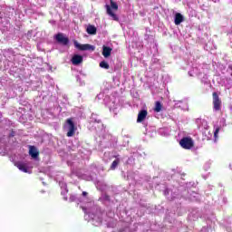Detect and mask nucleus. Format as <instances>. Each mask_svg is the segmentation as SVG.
Instances as JSON below:
<instances>
[{
  "label": "nucleus",
  "instance_id": "nucleus-18",
  "mask_svg": "<svg viewBox=\"0 0 232 232\" xmlns=\"http://www.w3.org/2000/svg\"><path fill=\"white\" fill-rule=\"evenodd\" d=\"M82 197H88V192L83 191V192L82 193Z\"/></svg>",
  "mask_w": 232,
  "mask_h": 232
},
{
  "label": "nucleus",
  "instance_id": "nucleus-11",
  "mask_svg": "<svg viewBox=\"0 0 232 232\" xmlns=\"http://www.w3.org/2000/svg\"><path fill=\"white\" fill-rule=\"evenodd\" d=\"M113 49H111V47L103 45L102 46V55H103V57H105V58L110 57V55H111V51Z\"/></svg>",
  "mask_w": 232,
  "mask_h": 232
},
{
  "label": "nucleus",
  "instance_id": "nucleus-12",
  "mask_svg": "<svg viewBox=\"0 0 232 232\" xmlns=\"http://www.w3.org/2000/svg\"><path fill=\"white\" fill-rule=\"evenodd\" d=\"M29 155H31L33 159H37L39 157V151H37L34 146H30Z\"/></svg>",
  "mask_w": 232,
  "mask_h": 232
},
{
  "label": "nucleus",
  "instance_id": "nucleus-4",
  "mask_svg": "<svg viewBox=\"0 0 232 232\" xmlns=\"http://www.w3.org/2000/svg\"><path fill=\"white\" fill-rule=\"evenodd\" d=\"M179 145L183 150H191L195 146V143L193 142V139L185 137L179 140Z\"/></svg>",
  "mask_w": 232,
  "mask_h": 232
},
{
  "label": "nucleus",
  "instance_id": "nucleus-10",
  "mask_svg": "<svg viewBox=\"0 0 232 232\" xmlns=\"http://www.w3.org/2000/svg\"><path fill=\"white\" fill-rule=\"evenodd\" d=\"M184 22V16L182 15V14L180 13H177L175 14V19H174V23L177 26H179V24H180V23Z\"/></svg>",
  "mask_w": 232,
  "mask_h": 232
},
{
  "label": "nucleus",
  "instance_id": "nucleus-7",
  "mask_svg": "<svg viewBox=\"0 0 232 232\" xmlns=\"http://www.w3.org/2000/svg\"><path fill=\"white\" fill-rule=\"evenodd\" d=\"M83 61L82 55L81 54H74L72 56V58L71 59V63L74 65V66H79V64H81Z\"/></svg>",
  "mask_w": 232,
  "mask_h": 232
},
{
  "label": "nucleus",
  "instance_id": "nucleus-9",
  "mask_svg": "<svg viewBox=\"0 0 232 232\" xmlns=\"http://www.w3.org/2000/svg\"><path fill=\"white\" fill-rule=\"evenodd\" d=\"M146 117H148V111H140V112L138 113L137 122H142L143 121L146 120Z\"/></svg>",
  "mask_w": 232,
  "mask_h": 232
},
{
  "label": "nucleus",
  "instance_id": "nucleus-20",
  "mask_svg": "<svg viewBox=\"0 0 232 232\" xmlns=\"http://www.w3.org/2000/svg\"><path fill=\"white\" fill-rule=\"evenodd\" d=\"M11 137H14V134H11Z\"/></svg>",
  "mask_w": 232,
  "mask_h": 232
},
{
  "label": "nucleus",
  "instance_id": "nucleus-6",
  "mask_svg": "<svg viewBox=\"0 0 232 232\" xmlns=\"http://www.w3.org/2000/svg\"><path fill=\"white\" fill-rule=\"evenodd\" d=\"M54 39L59 43V44H63V46H67L70 43V39L66 36H64V34L63 33H58L55 36Z\"/></svg>",
  "mask_w": 232,
  "mask_h": 232
},
{
  "label": "nucleus",
  "instance_id": "nucleus-19",
  "mask_svg": "<svg viewBox=\"0 0 232 232\" xmlns=\"http://www.w3.org/2000/svg\"><path fill=\"white\" fill-rule=\"evenodd\" d=\"M11 137H14V134H11Z\"/></svg>",
  "mask_w": 232,
  "mask_h": 232
},
{
  "label": "nucleus",
  "instance_id": "nucleus-13",
  "mask_svg": "<svg viewBox=\"0 0 232 232\" xmlns=\"http://www.w3.org/2000/svg\"><path fill=\"white\" fill-rule=\"evenodd\" d=\"M86 32L89 35H95L97 34V27L95 25H88Z\"/></svg>",
  "mask_w": 232,
  "mask_h": 232
},
{
  "label": "nucleus",
  "instance_id": "nucleus-21",
  "mask_svg": "<svg viewBox=\"0 0 232 232\" xmlns=\"http://www.w3.org/2000/svg\"><path fill=\"white\" fill-rule=\"evenodd\" d=\"M114 157H115V159H117L118 156H114Z\"/></svg>",
  "mask_w": 232,
  "mask_h": 232
},
{
  "label": "nucleus",
  "instance_id": "nucleus-3",
  "mask_svg": "<svg viewBox=\"0 0 232 232\" xmlns=\"http://www.w3.org/2000/svg\"><path fill=\"white\" fill-rule=\"evenodd\" d=\"M66 124L68 128L67 131V137H73L75 135V131H77V128L75 126V123L73 122V119L69 118L66 120Z\"/></svg>",
  "mask_w": 232,
  "mask_h": 232
},
{
  "label": "nucleus",
  "instance_id": "nucleus-17",
  "mask_svg": "<svg viewBox=\"0 0 232 232\" xmlns=\"http://www.w3.org/2000/svg\"><path fill=\"white\" fill-rule=\"evenodd\" d=\"M218 133H220V127H217L214 131V139H218Z\"/></svg>",
  "mask_w": 232,
  "mask_h": 232
},
{
  "label": "nucleus",
  "instance_id": "nucleus-2",
  "mask_svg": "<svg viewBox=\"0 0 232 232\" xmlns=\"http://www.w3.org/2000/svg\"><path fill=\"white\" fill-rule=\"evenodd\" d=\"M212 99L213 110L215 111H220V110H222V100H220L218 93L214 92L212 93Z\"/></svg>",
  "mask_w": 232,
  "mask_h": 232
},
{
  "label": "nucleus",
  "instance_id": "nucleus-14",
  "mask_svg": "<svg viewBox=\"0 0 232 232\" xmlns=\"http://www.w3.org/2000/svg\"><path fill=\"white\" fill-rule=\"evenodd\" d=\"M121 164V159L117 158L114 161H112L111 165V169L113 171L117 169V166Z\"/></svg>",
  "mask_w": 232,
  "mask_h": 232
},
{
  "label": "nucleus",
  "instance_id": "nucleus-5",
  "mask_svg": "<svg viewBox=\"0 0 232 232\" xmlns=\"http://www.w3.org/2000/svg\"><path fill=\"white\" fill-rule=\"evenodd\" d=\"M74 46L81 52H95V46L89 44H81L77 41H74Z\"/></svg>",
  "mask_w": 232,
  "mask_h": 232
},
{
  "label": "nucleus",
  "instance_id": "nucleus-1",
  "mask_svg": "<svg viewBox=\"0 0 232 232\" xmlns=\"http://www.w3.org/2000/svg\"><path fill=\"white\" fill-rule=\"evenodd\" d=\"M110 2H111V5H105L107 14L112 17L114 21H119V17L117 16V14H115V13L111 11V9L115 11L119 10V5H117V2H114L113 0H110Z\"/></svg>",
  "mask_w": 232,
  "mask_h": 232
},
{
  "label": "nucleus",
  "instance_id": "nucleus-8",
  "mask_svg": "<svg viewBox=\"0 0 232 232\" xmlns=\"http://www.w3.org/2000/svg\"><path fill=\"white\" fill-rule=\"evenodd\" d=\"M14 166L20 169V171H23L24 173H28V165L25 163H23L21 161H17L14 163Z\"/></svg>",
  "mask_w": 232,
  "mask_h": 232
},
{
  "label": "nucleus",
  "instance_id": "nucleus-15",
  "mask_svg": "<svg viewBox=\"0 0 232 232\" xmlns=\"http://www.w3.org/2000/svg\"><path fill=\"white\" fill-rule=\"evenodd\" d=\"M154 111H156V113H160V111H162V103H160V102H155Z\"/></svg>",
  "mask_w": 232,
  "mask_h": 232
},
{
  "label": "nucleus",
  "instance_id": "nucleus-16",
  "mask_svg": "<svg viewBox=\"0 0 232 232\" xmlns=\"http://www.w3.org/2000/svg\"><path fill=\"white\" fill-rule=\"evenodd\" d=\"M100 68H103L104 70H110V64L106 61H102L100 63Z\"/></svg>",
  "mask_w": 232,
  "mask_h": 232
}]
</instances>
